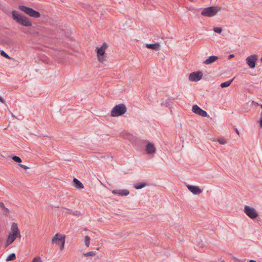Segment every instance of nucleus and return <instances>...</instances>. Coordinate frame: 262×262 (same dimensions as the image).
I'll list each match as a JSON object with an SVG mask.
<instances>
[{
	"label": "nucleus",
	"mask_w": 262,
	"mask_h": 262,
	"mask_svg": "<svg viewBox=\"0 0 262 262\" xmlns=\"http://www.w3.org/2000/svg\"><path fill=\"white\" fill-rule=\"evenodd\" d=\"M60 243V241L57 240V245H59Z\"/></svg>",
	"instance_id": "c9c22d12"
},
{
	"label": "nucleus",
	"mask_w": 262,
	"mask_h": 262,
	"mask_svg": "<svg viewBox=\"0 0 262 262\" xmlns=\"http://www.w3.org/2000/svg\"><path fill=\"white\" fill-rule=\"evenodd\" d=\"M16 258L15 254L14 253H12L7 256L6 258V260L7 261L14 260Z\"/></svg>",
	"instance_id": "aec40b11"
},
{
	"label": "nucleus",
	"mask_w": 262,
	"mask_h": 262,
	"mask_svg": "<svg viewBox=\"0 0 262 262\" xmlns=\"http://www.w3.org/2000/svg\"><path fill=\"white\" fill-rule=\"evenodd\" d=\"M161 105L165 106H168V105H167V103H165V104H164V103H161Z\"/></svg>",
	"instance_id": "473e14b6"
},
{
	"label": "nucleus",
	"mask_w": 262,
	"mask_h": 262,
	"mask_svg": "<svg viewBox=\"0 0 262 262\" xmlns=\"http://www.w3.org/2000/svg\"><path fill=\"white\" fill-rule=\"evenodd\" d=\"M258 59V56L256 54L251 55L246 58L247 64L250 68L254 69L255 67V62Z\"/></svg>",
	"instance_id": "1a4fd4ad"
},
{
	"label": "nucleus",
	"mask_w": 262,
	"mask_h": 262,
	"mask_svg": "<svg viewBox=\"0 0 262 262\" xmlns=\"http://www.w3.org/2000/svg\"><path fill=\"white\" fill-rule=\"evenodd\" d=\"M17 237H21L20 233L17 224L16 223H13L11 225L10 231L5 242V247H8L12 244Z\"/></svg>",
	"instance_id": "f257e3e1"
},
{
	"label": "nucleus",
	"mask_w": 262,
	"mask_h": 262,
	"mask_svg": "<svg viewBox=\"0 0 262 262\" xmlns=\"http://www.w3.org/2000/svg\"><path fill=\"white\" fill-rule=\"evenodd\" d=\"M236 133H237V135H239V132L237 129H236Z\"/></svg>",
	"instance_id": "72a5a7b5"
},
{
	"label": "nucleus",
	"mask_w": 262,
	"mask_h": 262,
	"mask_svg": "<svg viewBox=\"0 0 262 262\" xmlns=\"http://www.w3.org/2000/svg\"><path fill=\"white\" fill-rule=\"evenodd\" d=\"M112 192L115 194H118L121 196H126L129 194V191L127 189L113 190Z\"/></svg>",
	"instance_id": "4468645a"
},
{
	"label": "nucleus",
	"mask_w": 262,
	"mask_h": 262,
	"mask_svg": "<svg viewBox=\"0 0 262 262\" xmlns=\"http://www.w3.org/2000/svg\"><path fill=\"white\" fill-rule=\"evenodd\" d=\"M192 111L198 115H200L202 117H207V113L206 111L203 110L202 109H201L198 105H194L193 106H192Z\"/></svg>",
	"instance_id": "9d476101"
},
{
	"label": "nucleus",
	"mask_w": 262,
	"mask_h": 262,
	"mask_svg": "<svg viewBox=\"0 0 262 262\" xmlns=\"http://www.w3.org/2000/svg\"><path fill=\"white\" fill-rule=\"evenodd\" d=\"M0 101L3 103H5V101L4 100V99H3L1 96H0Z\"/></svg>",
	"instance_id": "c756f323"
},
{
	"label": "nucleus",
	"mask_w": 262,
	"mask_h": 262,
	"mask_svg": "<svg viewBox=\"0 0 262 262\" xmlns=\"http://www.w3.org/2000/svg\"><path fill=\"white\" fill-rule=\"evenodd\" d=\"M83 255H84V256H93L96 255V252L95 251H91L84 253Z\"/></svg>",
	"instance_id": "4be33fe9"
},
{
	"label": "nucleus",
	"mask_w": 262,
	"mask_h": 262,
	"mask_svg": "<svg viewBox=\"0 0 262 262\" xmlns=\"http://www.w3.org/2000/svg\"><path fill=\"white\" fill-rule=\"evenodd\" d=\"M221 9V7L217 6L209 7L203 9L201 12V14L205 17H213L220 11Z\"/></svg>",
	"instance_id": "20e7f679"
},
{
	"label": "nucleus",
	"mask_w": 262,
	"mask_h": 262,
	"mask_svg": "<svg viewBox=\"0 0 262 262\" xmlns=\"http://www.w3.org/2000/svg\"><path fill=\"white\" fill-rule=\"evenodd\" d=\"M145 150L147 154L152 155L156 152V148L153 143L147 142L145 146Z\"/></svg>",
	"instance_id": "ddd939ff"
},
{
	"label": "nucleus",
	"mask_w": 262,
	"mask_h": 262,
	"mask_svg": "<svg viewBox=\"0 0 262 262\" xmlns=\"http://www.w3.org/2000/svg\"><path fill=\"white\" fill-rule=\"evenodd\" d=\"M57 240L60 241V250L62 251L64 248V244L66 241V236L59 233L56 234L52 239V243L57 244Z\"/></svg>",
	"instance_id": "6e6552de"
},
{
	"label": "nucleus",
	"mask_w": 262,
	"mask_h": 262,
	"mask_svg": "<svg viewBox=\"0 0 262 262\" xmlns=\"http://www.w3.org/2000/svg\"><path fill=\"white\" fill-rule=\"evenodd\" d=\"M218 59V57L216 56H211L206 59L204 61V63L206 64H211Z\"/></svg>",
	"instance_id": "dca6fc26"
},
{
	"label": "nucleus",
	"mask_w": 262,
	"mask_h": 262,
	"mask_svg": "<svg viewBox=\"0 0 262 262\" xmlns=\"http://www.w3.org/2000/svg\"><path fill=\"white\" fill-rule=\"evenodd\" d=\"M0 207L2 208H3V209H7L5 207L4 204L3 203H2V202H0Z\"/></svg>",
	"instance_id": "c85d7f7f"
},
{
	"label": "nucleus",
	"mask_w": 262,
	"mask_h": 262,
	"mask_svg": "<svg viewBox=\"0 0 262 262\" xmlns=\"http://www.w3.org/2000/svg\"><path fill=\"white\" fill-rule=\"evenodd\" d=\"M146 47L148 49L154 51H158L160 49V45L159 43H155L152 44H146Z\"/></svg>",
	"instance_id": "2eb2a0df"
},
{
	"label": "nucleus",
	"mask_w": 262,
	"mask_h": 262,
	"mask_svg": "<svg viewBox=\"0 0 262 262\" xmlns=\"http://www.w3.org/2000/svg\"><path fill=\"white\" fill-rule=\"evenodd\" d=\"M186 186L188 190L194 195H198L202 192V190L198 186L188 184H187Z\"/></svg>",
	"instance_id": "f8f14e48"
},
{
	"label": "nucleus",
	"mask_w": 262,
	"mask_h": 262,
	"mask_svg": "<svg viewBox=\"0 0 262 262\" xmlns=\"http://www.w3.org/2000/svg\"><path fill=\"white\" fill-rule=\"evenodd\" d=\"M126 112V107L123 104L115 105L111 112L112 117H118L124 114Z\"/></svg>",
	"instance_id": "39448f33"
},
{
	"label": "nucleus",
	"mask_w": 262,
	"mask_h": 262,
	"mask_svg": "<svg viewBox=\"0 0 262 262\" xmlns=\"http://www.w3.org/2000/svg\"><path fill=\"white\" fill-rule=\"evenodd\" d=\"M19 166L21 168H24V169H27L29 168V167L23 164H19Z\"/></svg>",
	"instance_id": "cd10ccee"
},
{
	"label": "nucleus",
	"mask_w": 262,
	"mask_h": 262,
	"mask_svg": "<svg viewBox=\"0 0 262 262\" xmlns=\"http://www.w3.org/2000/svg\"><path fill=\"white\" fill-rule=\"evenodd\" d=\"M260 107L262 108V104L260 105Z\"/></svg>",
	"instance_id": "58836bf2"
},
{
	"label": "nucleus",
	"mask_w": 262,
	"mask_h": 262,
	"mask_svg": "<svg viewBox=\"0 0 262 262\" xmlns=\"http://www.w3.org/2000/svg\"><path fill=\"white\" fill-rule=\"evenodd\" d=\"M232 80L233 79L222 83L221 84V86L222 88H226L229 86L231 84Z\"/></svg>",
	"instance_id": "6ab92c4d"
},
{
	"label": "nucleus",
	"mask_w": 262,
	"mask_h": 262,
	"mask_svg": "<svg viewBox=\"0 0 262 262\" xmlns=\"http://www.w3.org/2000/svg\"><path fill=\"white\" fill-rule=\"evenodd\" d=\"M213 31L216 33H221L222 31V29L221 28H215L213 29Z\"/></svg>",
	"instance_id": "393cba45"
},
{
	"label": "nucleus",
	"mask_w": 262,
	"mask_h": 262,
	"mask_svg": "<svg viewBox=\"0 0 262 262\" xmlns=\"http://www.w3.org/2000/svg\"><path fill=\"white\" fill-rule=\"evenodd\" d=\"M260 61L262 62V57L260 58Z\"/></svg>",
	"instance_id": "e433bc0d"
},
{
	"label": "nucleus",
	"mask_w": 262,
	"mask_h": 262,
	"mask_svg": "<svg viewBox=\"0 0 262 262\" xmlns=\"http://www.w3.org/2000/svg\"><path fill=\"white\" fill-rule=\"evenodd\" d=\"M146 186V184L145 183H137L135 185V188L137 189H141Z\"/></svg>",
	"instance_id": "a211bd4d"
},
{
	"label": "nucleus",
	"mask_w": 262,
	"mask_h": 262,
	"mask_svg": "<svg viewBox=\"0 0 262 262\" xmlns=\"http://www.w3.org/2000/svg\"><path fill=\"white\" fill-rule=\"evenodd\" d=\"M108 47V45L104 42L100 46H97L95 48V51L96 53V58L100 63L103 64L107 60V55L106 50Z\"/></svg>",
	"instance_id": "f03ea898"
},
{
	"label": "nucleus",
	"mask_w": 262,
	"mask_h": 262,
	"mask_svg": "<svg viewBox=\"0 0 262 262\" xmlns=\"http://www.w3.org/2000/svg\"><path fill=\"white\" fill-rule=\"evenodd\" d=\"M221 262H226V261L224 260H222Z\"/></svg>",
	"instance_id": "4c0bfd02"
},
{
	"label": "nucleus",
	"mask_w": 262,
	"mask_h": 262,
	"mask_svg": "<svg viewBox=\"0 0 262 262\" xmlns=\"http://www.w3.org/2000/svg\"><path fill=\"white\" fill-rule=\"evenodd\" d=\"M31 262H42L41 258L39 256H35L34 257Z\"/></svg>",
	"instance_id": "5701e85b"
},
{
	"label": "nucleus",
	"mask_w": 262,
	"mask_h": 262,
	"mask_svg": "<svg viewBox=\"0 0 262 262\" xmlns=\"http://www.w3.org/2000/svg\"><path fill=\"white\" fill-rule=\"evenodd\" d=\"M73 183L75 187L77 189H82L84 188V186L82 183L76 178L73 179Z\"/></svg>",
	"instance_id": "f3484780"
},
{
	"label": "nucleus",
	"mask_w": 262,
	"mask_h": 262,
	"mask_svg": "<svg viewBox=\"0 0 262 262\" xmlns=\"http://www.w3.org/2000/svg\"><path fill=\"white\" fill-rule=\"evenodd\" d=\"M1 55H3L4 57H5L6 58H9V56L4 51H1Z\"/></svg>",
	"instance_id": "bb28decb"
},
{
	"label": "nucleus",
	"mask_w": 262,
	"mask_h": 262,
	"mask_svg": "<svg viewBox=\"0 0 262 262\" xmlns=\"http://www.w3.org/2000/svg\"><path fill=\"white\" fill-rule=\"evenodd\" d=\"M244 212L252 220L255 219L258 216V213L256 210L254 208L249 206L246 205L244 206Z\"/></svg>",
	"instance_id": "0eeeda50"
},
{
	"label": "nucleus",
	"mask_w": 262,
	"mask_h": 262,
	"mask_svg": "<svg viewBox=\"0 0 262 262\" xmlns=\"http://www.w3.org/2000/svg\"><path fill=\"white\" fill-rule=\"evenodd\" d=\"M202 76L201 72H193L189 75V79L191 81H198L202 78Z\"/></svg>",
	"instance_id": "9b49d317"
},
{
	"label": "nucleus",
	"mask_w": 262,
	"mask_h": 262,
	"mask_svg": "<svg viewBox=\"0 0 262 262\" xmlns=\"http://www.w3.org/2000/svg\"><path fill=\"white\" fill-rule=\"evenodd\" d=\"M217 141L221 144L223 145H225L227 143V141L225 139H218Z\"/></svg>",
	"instance_id": "a878e982"
},
{
	"label": "nucleus",
	"mask_w": 262,
	"mask_h": 262,
	"mask_svg": "<svg viewBox=\"0 0 262 262\" xmlns=\"http://www.w3.org/2000/svg\"><path fill=\"white\" fill-rule=\"evenodd\" d=\"M90 237L88 236H85L84 237V243L87 247H89L90 245Z\"/></svg>",
	"instance_id": "412c9836"
},
{
	"label": "nucleus",
	"mask_w": 262,
	"mask_h": 262,
	"mask_svg": "<svg viewBox=\"0 0 262 262\" xmlns=\"http://www.w3.org/2000/svg\"><path fill=\"white\" fill-rule=\"evenodd\" d=\"M249 262H256L255 260H250Z\"/></svg>",
	"instance_id": "f704fd0d"
},
{
	"label": "nucleus",
	"mask_w": 262,
	"mask_h": 262,
	"mask_svg": "<svg viewBox=\"0 0 262 262\" xmlns=\"http://www.w3.org/2000/svg\"><path fill=\"white\" fill-rule=\"evenodd\" d=\"M12 16L14 20L22 26L26 27H30L32 26V23L29 21L28 18L18 13L16 11H12Z\"/></svg>",
	"instance_id": "7ed1b4c3"
},
{
	"label": "nucleus",
	"mask_w": 262,
	"mask_h": 262,
	"mask_svg": "<svg viewBox=\"0 0 262 262\" xmlns=\"http://www.w3.org/2000/svg\"><path fill=\"white\" fill-rule=\"evenodd\" d=\"M12 159L13 161L17 163H20L21 162V159L19 157L16 156H13Z\"/></svg>",
	"instance_id": "b1692460"
},
{
	"label": "nucleus",
	"mask_w": 262,
	"mask_h": 262,
	"mask_svg": "<svg viewBox=\"0 0 262 262\" xmlns=\"http://www.w3.org/2000/svg\"><path fill=\"white\" fill-rule=\"evenodd\" d=\"M259 125L260 127H262V119L259 121Z\"/></svg>",
	"instance_id": "2f4dec72"
},
{
	"label": "nucleus",
	"mask_w": 262,
	"mask_h": 262,
	"mask_svg": "<svg viewBox=\"0 0 262 262\" xmlns=\"http://www.w3.org/2000/svg\"><path fill=\"white\" fill-rule=\"evenodd\" d=\"M18 8L20 10L24 12L25 13L30 17L34 18H39L40 16V14L38 12L33 10L32 8L21 5L19 6Z\"/></svg>",
	"instance_id": "423d86ee"
},
{
	"label": "nucleus",
	"mask_w": 262,
	"mask_h": 262,
	"mask_svg": "<svg viewBox=\"0 0 262 262\" xmlns=\"http://www.w3.org/2000/svg\"><path fill=\"white\" fill-rule=\"evenodd\" d=\"M234 57V55L233 54H230L228 56V59H231V58H232L233 57Z\"/></svg>",
	"instance_id": "7c9ffc66"
}]
</instances>
